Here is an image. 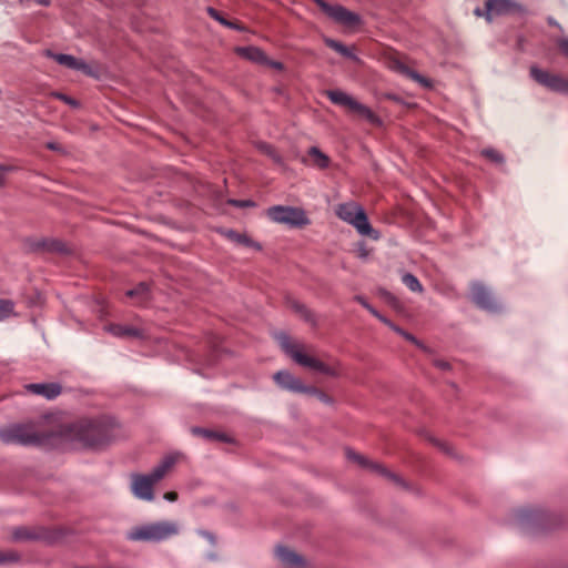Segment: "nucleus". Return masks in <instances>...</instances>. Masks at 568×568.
Here are the masks:
<instances>
[{"instance_id": "nucleus-20", "label": "nucleus", "mask_w": 568, "mask_h": 568, "mask_svg": "<svg viewBox=\"0 0 568 568\" xmlns=\"http://www.w3.org/2000/svg\"><path fill=\"white\" fill-rule=\"evenodd\" d=\"M104 329L115 337H142V331L134 326L121 325V324H108Z\"/></svg>"}, {"instance_id": "nucleus-41", "label": "nucleus", "mask_w": 568, "mask_h": 568, "mask_svg": "<svg viewBox=\"0 0 568 568\" xmlns=\"http://www.w3.org/2000/svg\"><path fill=\"white\" fill-rule=\"evenodd\" d=\"M434 365L439 369L446 371L450 368V364L444 359H435Z\"/></svg>"}, {"instance_id": "nucleus-24", "label": "nucleus", "mask_w": 568, "mask_h": 568, "mask_svg": "<svg viewBox=\"0 0 568 568\" xmlns=\"http://www.w3.org/2000/svg\"><path fill=\"white\" fill-rule=\"evenodd\" d=\"M308 162L310 164L318 168V169H325L329 164V159L327 155H325L320 149L316 146H312L308 152Z\"/></svg>"}, {"instance_id": "nucleus-28", "label": "nucleus", "mask_w": 568, "mask_h": 568, "mask_svg": "<svg viewBox=\"0 0 568 568\" xmlns=\"http://www.w3.org/2000/svg\"><path fill=\"white\" fill-rule=\"evenodd\" d=\"M206 12H207V14H209L211 18H213L214 20L219 21L221 24H223V26H225V27L233 28V29H241V28H240V26H239L237 23H235V22H231V21H229V20L224 19V18L221 16V13H220L216 9H214V8H212V7H207V8H206Z\"/></svg>"}, {"instance_id": "nucleus-11", "label": "nucleus", "mask_w": 568, "mask_h": 568, "mask_svg": "<svg viewBox=\"0 0 568 568\" xmlns=\"http://www.w3.org/2000/svg\"><path fill=\"white\" fill-rule=\"evenodd\" d=\"M318 7L336 22H339L347 27L356 26L359 22V18L354 12L338 4H329L324 0H317Z\"/></svg>"}, {"instance_id": "nucleus-39", "label": "nucleus", "mask_w": 568, "mask_h": 568, "mask_svg": "<svg viewBox=\"0 0 568 568\" xmlns=\"http://www.w3.org/2000/svg\"><path fill=\"white\" fill-rule=\"evenodd\" d=\"M52 97H54L55 99H59V100L65 102L69 105H72V106H77L78 105V102L74 99H72V98H70V97H68V95H65L63 93L53 92Z\"/></svg>"}, {"instance_id": "nucleus-29", "label": "nucleus", "mask_w": 568, "mask_h": 568, "mask_svg": "<svg viewBox=\"0 0 568 568\" xmlns=\"http://www.w3.org/2000/svg\"><path fill=\"white\" fill-rule=\"evenodd\" d=\"M355 301L363 305L372 315H374L381 322H383L384 324H388L389 320H387L379 312H377L371 304L366 302V300L363 296H355Z\"/></svg>"}, {"instance_id": "nucleus-31", "label": "nucleus", "mask_w": 568, "mask_h": 568, "mask_svg": "<svg viewBox=\"0 0 568 568\" xmlns=\"http://www.w3.org/2000/svg\"><path fill=\"white\" fill-rule=\"evenodd\" d=\"M256 146L261 152L271 156L275 162L281 161L280 156L277 155L276 151L274 150V148L271 144H267L265 142H258L256 144Z\"/></svg>"}, {"instance_id": "nucleus-38", "label": "nucleus", "mask_w": 568, "mask_h": 568, "mask_svg": "<svg viewBox=\"0 0 568 568\" xmlns=\"http://www.w3.org/2000/svg\"><path fill=\"white\" fill-rule=\"evenodd\" d=\"M18 560L17 554L12 551H0V564L13 562Z\"/></svg>"}, {"instance_id": "nucleus-1", "label": "nucleus", "mask_w": 568, "mask_h": 568, "mask_svg": "<svg viewBox=\"0 0 568 568\" xmlns=\"http://www.w3.org/2000/svg\"><path fill=\"white\" fill-rule=\"evenodd\" d=\"M58 435L85 447H99L114 436V420L109 417L79 419L61 425Z\"/></svg>"}, {"instance_id": "nucleus-26", "label": "nucleus", "mask_w": 568, "mask_h": 568, "mask_svg": "<svg viewBox=\"0 0 568 568\" xmlns=\"http://www.w3.org/2000/svg\"><path fill=\"white\" fill-rule=\"evenodd\" d=\"M325 44L328 48H331V49L335 50L336 52H338L339 54H342L343 57L356 60V55L353 53V50L345 47L343 43L327 38V39H325Z\"/></svg>"}, {"instance_id": "nucleus-34", "label": "nucleus", "mask_w": 568, "mask_h": 568, "mask_svg": "<svg viewBox=\"0 0 568 568\" xmlns=\"http://www.w3.org/2000/svg\"><path fill=\"white\" fill-rule=\"evenodd\" d=\"M41 246L48 251L52 252H63L64 245L55 240H47L41 243Z\"/></svg>"}, {"instance_id": "nucleus-15", "label": "nucleus", "mask_w": 568, "mask_h": 568, "mask_svg": "<svg viewBox=\"0 0 568 568\" xmlns=\"http://www.w3.org/2000/svg\"><path fill=\"white\" fill-rule=\"evenodd\" d=\"M273 378L281 388L293 393H308L311 389V386H305L300 378L287 371L275 373Z\"/></svg>"}, {"instance_id": "nucleus-16", "label": "nucleus", "mask_w": 568, "mask_h": 568, "mask_svg": "<svg viewBox=\"0 0 568 568\" xmlns=\"http://www.w3.org/2000/svg\"><path fill=\"white\" fill-rule=\"evenodd\" d=\"M47 57L52 58L54 61H57L59 64L64 65L72 70L81 71L84 74L93 75L92 68L87 64L84 61L77 59L73 55L70 54H63V53H53L52 51L48 50L45 52Z\"/></svg>"}, {"instance_id": "nucleus-14", "label": "nucleus", "mask_w": 568, "mask_h": 568, "mask_svg": "<svg viewBox=\"0 0 568 568\" xmlns=\"http://www.w3.org/2000/svg\"><path fill=\"white\" fill-rule=\"evenodd\" d=\"M471 298L480 308L496 312L498 303L491 293L480 283H473L470 287Z\"/></svg>"}, {"instance_id": "nucleus-2", "label": "nucleus", "mask_w": 568, "mask_h": 568, "mask_svg": "<svg viewBox=\"0 0 568 568\" xmlns=\"http://www.w3.org/2000/svg\"><path fill=\"white\" fill-rule=\"evenodd\" d=\"M179 525L171 520L145 523L132 527L126 532V539L135 542H161L178 535Z\"/></svg>"}, {"instance_id": "nucleus-27", "label": "nucleus", "mask_w": 568, "mask_h": 568, "mask_svg": "<svg viewBox=\"0 0 568 568\" xmlns=\"http://www.w3.org/2000/svg\"><path fill=\"white\" fill-rule=\"evenodd\" d=\"M402 282L405 284L407 288H409L412 292H418L420 293L423 291V285L418 281V278L410 274L406 273L402 276Z\"/></svg>"}, {"instance_id": "nucleus-21", "label": "nucleus", "mask_w": 568, "mask_h": 568, "mask_svg": "<svg viewBox=\"0 0 568 568\" xmlns=\"http://www.w3.org/2000/svg\"><path fill=\"white\" fill-rule=\"evenodd\" d=\"M220 233L227 239L229 241L247 247H255L256 250H261V246L255 243L252 239H250L246 234L239 233L234 230H221Z\"/></svg>"}, {"instance_id": "nucleus-3", "label": "nucleus", "mask_w": 568, "mask_h": 568, "mask_svg": "<svg viewBox=\"0 0 568 568\" xmlns=\"http://www.w3.org/2000/svg\"><path fill=\"white\" fill-rule=\"evenodd\" d=\"M48 438L34 423L12 424L0 428V440L4 444L39 445Z\"/></svg>"}, {"instance_id": "nucleus-6", "label": "nucleus", "mask_w": 568, "mask_h": 568, "mask_svg": "<svg viewBox=\"0 0 568 568\" xmlns=\"http://www.w3.org/2000/svg\"><path fill=\"white\" fill-rule=\"evenodd\" d=\"M335 213L341 220L352 224L359 234L375 240L378 239V233L372 227L366 213L357 203L347 202L338 204Z\"/></svg>"}, {"instance_id": "nucleus-17", "label": "nucleus", "mask_w": 568, "mask_h": 568, "mask_svg": "<svg viewBox=\"0 0 568 568\" xmlns=\"http://www.w3.org/2000/svg\"><path fill=\"white\" fill-rule=\"evenodd\" d=\"M275 555L286 568H302L305 566V559L288 547L277 546Z\"/></svg>"}, {"instance_id": "nucleus-18", "label": "nucleus", "mask_w": 568, "mask_h": 568, "mask_svg": "<svg viewBox=\"0 0 568 568\" xmlns=\"http://www.w3.org/2000/svg\"><path fill=\"white\" fill-rule=\"evenodd\" d=\"M26 389L32 394L40 395L47 399H53L61 394V386L57 383L28 384Z\"/></svg>"}, {"instance_id": "nucleus-44", "label": "nucleus", "mask_w": 568, "mask_h": 568, "mask_svg": "<svg viewBox=\"0 0 568 568\" xmlns=\"http://www.w3.org/2000/svg\"><path fill=\"white\" fill-rule=\"evenodd\" d=\"M230 203L234 206H247L251 205V202L248 201H237V200H231Z\"/></svg>"}, {"instance_id": "nucleus-12", "label": "nucleus", "mask_w": 568, "mask_h": 568, "mask_svg": "<svg viewBox=\"0 0 568 568\" xmlns=\"http://www.w3.org/2000/svg\"><path fill=\"white\" fill-rule=\"evenodd\" d=\"M387 65L390 70L412 79L425 88L430 87L429 80L412 70L399 54L389 55L387 59Z\"/></svg>"}, {"instance_id": "nucleus-25", "label": "nucleus", "mask_w": 568, "mask_h": 568, "mask_svg": "<svg viewBox=\"0 0 568 568\" xmlns=\"http://www.w3.org/2000/svg\"><path fill=\"white\" fill-rule=\"evenodd\" d=\"M126 295L131 298H136L138 304H143L149 300L150 286L149 284L141 282L134 288L128 291Z\"/></svg>"}, {"instance_id": "nucleus-22", "label": "nucleus", "mask_w": 568, "mask_h": 568, "mask_svg": "<svg viewBox=\"0 0 568 568\" xmlns=\"http://www.w3.org/2000/svg\"><path fill=\"white\" fill-rule=\"evenodd\" d=\"M235 52L250 61L264 64L267 62L265 53L256 47H239Z\"/></svg>"}, {"instance_id": "nucleus-42", "label": "nucleus", "mask_w": 568, "mask_h": 568, "mask_svg": "<svg viewBox=\"0 0 568 568\" xmlns=\"http://www.w3.org/2000/svg\"><path fill=\"white\" fill-rule=\"evenodd\" d=\"M558 45H559V49L562 51V53L568 55V39H561L559 41Z\"/></svg>"}, {"instance_id": "nucleus-13", "label": "nucleus", "mask_w": 568, "mask_h": 568, "mask_svg": "<svg viewBox=\"0 0 568 568\" xmlns=\"http://www.w3.org/2000/svg\"><path fill=\"white\" fill-rule=\"evenodd\" d=\"M345 454H346V457L348 460H352L371 471L377 473L386 478H389L397 484L400 483V479L398 478V476H396L395 474H393L392 471L386 469L383 465L372 462V460H368L366 457H364L348 448L345 450Z\"/></svg>"}, {"instance_id": "nucleus-7", "label": "nucleus", "mask_w": 568, "mask_h": 568, "mask_svg": "<svg viewBox=\"0 0 568 568\" xmlns=\"http://www.w3.org/2000/svg\"><path fill=\"white\" fill-rule=\"evenodd\" d=\"M325 94L332 103L346 108L349 112L365 119L371 124L378 125L381 123L378 116L369 108L359 103L347 93L341 90H327Z\"/></svg>"}, {"instance_id": "nucleus-30", "label": "nucleus", "mask_w": 568, "mask_h": 568, "mask_svg": "<svg viewBox=\"0 0 568 568\" xmlns=\"http://www.w3.org/2000/svg\"><path fill=\"white\" fill-rule=\"evenodd\" d=\"M13 303L9 300L0 298V321H3L13 314Z\"/></svg>"}, {"instance_id": "nucleus-4", "label": "nucleus", "mask_w": 568, "mask_h": 568, "mask_svg": "<svg viewBox=\"0 0 568 568\" xmlns=\"http://www.w3.org/2000/svg\"><path fill=\"white\" fill-rule=\"evenodd\" d=\"M176 459V455H169L153 469L150 475H133L132 491L134 496L140 499L152 500L154 497L153 485L165 476V474L173 467Z\"/></svg>"}, {"instance_id": "nucleus-47", "label": "nucleus", "mask_w": 568, "mask_h": 568, "mask_svg": "<svg viewBox=\"0 0 568 568\" xmlns=\"http://www.w3.org/2000/svg\"><path fill=\"white\" fill-rule=\"evenodd\" d=\"M474 13L477 16V17H485L486 18V11L484 12L480 8H476Z\"/></svg>"}, {"instance_id": "nucleus-48", "label": "nucleus", "mask_w": 568, "mask_h": 568, "mask_svg": "<svg viewBox=\"0 0 568 568\" xmlns=\"http://www.w3.org/2000/svg\"><path fill=\"white\" fill-rule=\"evenodd\" d=\"M274 67H276V68H281L282 65H281V63H277V62H276V63H274Z\"/></svg>"}, {"instance_id": "nucleus-5", "label": "nucleus", "mask_w": 568, "mask_h": 568, "mask_svg": "<svg viewBox=\"0 0 568 568\" xmlns=\"http://www.w3.org/2000/svg\"><path fill=\"white\" fill-rule=\"evenodd\" d=\"M277 341L282 349L290 355L297 364L321 372L328 376H337L338 372L335 367H332L312 356L304 353V347L285 334L277 335Z\"/></svg>"}, {"instance_id": "nucleus-46", "label": "nucleus", "mask_w": 568, "mask_h": 568, "mask_svg": "<svg viewBox=\"0 0 568 568\" xmlns=\"http://www.w3.org/2000/svg\"><path fill=\"white\" fill-rule=\"evenodd\" d=\"M200 534H201L203 537H205L206 539H209V540H210V542H212V544L214 542V537H213V535H212V534H210V532H207V531H201Z\"/></svg>"}, {"instance_id": "nucleus-40", "label": "nucleus", "mask_w": 568, "mask_h": 568, "mask_svg": "<svg viewBox=\"0 0 568 568\" xmlns=\"http://www.w3.org/2000/svg\"><path fill=\"white\" fill-rule=\"evenodd\" d=\"M310 394H315L320 400L324 402V403H329L331 402V398L328 395H326L325 393L318 390L317 388L315 387H311V389L308 390Z\"/></svg>"}, {"instance_id": "nucleus-23", "label": "nucleus", "mask_w": 568, "mask_h": 568, "mask_svg": "<svg viewBox=\"0 0 568 568\" xmlns=\"http://www.w3.org/2000/svg\"><path fill=\"white\" fill-rule=\"evenodd\" d=\"M192 434L195 436H201L209 442L229 443L231 440L226 434L200 427H193Z\"/></svg>"}, {"instance_id": "nucleus-19", "label": "nucleus", "mask_w": 568, "mask_h": 568, "mask_svg": "<svg viewBox=\"0 0 568 568\" xmlns=\"http://www.w3.org/2000/svg\"><path fill=\"white\" fill-rule=\"evenodd\" d=\"M514 7L510 0H488L486 2V20L491 21L496 14L509 12Z\"/></svg>"}, {"instance_id": "nucleus-10", "label": "nucleus", "mask_w": 568, "mask_h": 568, "mask_svg": "<svg viewBox=\"0 0 568 568\" xmlns=\"http://www.w3.org/2000/svg\"><path fill=\"white\" fill-rule=\"evenodd\" d=\"M530 77L540 85L560 93L568 94V80L560 75L541 70L536 65L530 67Z\"/></svg>"}, {"instance_id": "nucleus-32", "label": "nucleus", "mask_w": 568, "mask_h": 568, "mask_svg": "<svg viewBox=\"0 0 568 568\" xmlns=\"http://www.w3.org/2000/svg\"><path fill=\"white\" fill-rule=\"evenodd\" d=\"M13 538L16 540H28V539H34V538H37V536L33 532H31L28 528L20 527L13 531Z\"/></svg>"}, {"instance_id": "nucleus-9", "label": "nucleus", "mask_w": 568, "mask_h": 568, "mask_svg": "<svg viewBox=\"0 0 568 568\" xmlns=\"http://www.w3.org/2000/svg\"><path fill=\"white\" fill-rule=\"evenodd\" d=\"M546 523L547 515L540 509L523 508L516 513V524L527 534L542 529Z\"/></svg>"}, {"instance_id": "nucleus-36", "label": "nucleus", "mask_w": 568, "mask_h": 568, "mask_svg": "<svg viewBox=\"0 0 568 568\" xmlns=\"http://www.w3.org/2000/svg\"><path fill=\"white\" fill-rule=\"evenodd\" d=\"M481 154L486 159H488L489 161L495 162V163H503V161H504L503 155L494 149H485L481 151Z\"/></svg>"}, {"instance_id": "nucleus-35", "label": "nucleus", "mask_w": 568, "mask_h": 568, "mask_svg": "<svg viewBox=\"0 0 568 568\" xmlns=\"http://www.w3.org/2000/svg\"><path fill=\"white\" fill-rule=\"evenodd\" d=\"M292 308L297 314H300L302 317H304L306 321H308V322L313 321L311 312L303 304H301L300 302H296V301L293 302L292 303Z\"/></svg>"}, {"instance_id": "nucleus-43", "label": "nucleus", "mask_w": 568, "mask_h": 568, "mask_svg": "<svg viewBox=\"0 0 568 568\" xmlns=\"http://www.w3.org/2000/svg\"><path fill=\"white\" fill-rule=\"evenodd\" d=\"M164 498L169 501H175L178 499V493L175 491H168L164 494Z\"/></svg>"}, {"instance_id": "nucleus-45", "label": "nucleus", "mask_w": 568, "mask_h": 568, "mask_svg": "<svg viewBox=\"0 0 568 568\" xmlns=\"http://www.w3.org/2000/svg\"><path fill=\"white\" fill-rule=\"evenodd\" d=\"M47 148L50 149V150H53V151H59L61 148L58 143L55 142H49L47 143Z\"/></svg>"}, {"instance_id": "nucleus-33", "label": "nucleus", "mask_w": 568, "mask_h": 568, "mask_svg": "<svg viewBox=\"0 0 568 568\" xmlns=\"http://www.w3.org/2000/svg\"><path fill=\"white\" fill-rule=\"evenodd\" d=\"M386 325L389 326L393 331H395L399 335H402L405 339H407V341L416 344L417 346L422 347V344L412 334L403 331L400 327L396 326L390 321H388V324H386Z\"/></svg>"}, {"instance_id": "nucleus-8", "label": "nucleus", "mask_w": 568, "mask_h": 568, "mask_svg": "<svg viewBox=\"0 0 568 568\" xmlns=\"http://www.w3.org/2000/svg\"><path fill=\"white\" fill-rule=\"evenodd\" d=\"M267 216L275 223L291 227H303L310 224L305 212L298 207L276 205L267 210Z\"/></svg>"}, {"instance_id": "nucleus-37", "label": "nucleus", "mask_w": 568, "mask_h": 568, "mask_svg": "<svg viewBox=\"0 0 568 568\" xmlns=\"http://www.w3.org/2000/svg\"><path fill=\"white\" fill-rule=\"evenodd\" d=\"M14 170L16 166L0 164V186L4 185L7 175Z\"/></svg>"}]
</instances>
